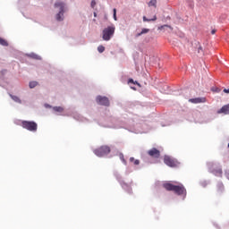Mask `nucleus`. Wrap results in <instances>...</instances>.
<instances>
[{"mask_svg": "<svg viewBox=\"0 0 229 229\" xmlns=\"http://www.w3.org/2000/svg\"><path fill=\"white\" fill-rule=\"evenodd\" d=\"M190 103H193L194 105H198L199 103H207V98H196L189 99Z\"/></svg>", "mask_w": 229, "mask_h": 229, "instance_id": "nucleus-9", "label": "nucleus"}, {"mask_svg": "<svg viewBox=\"0 0 229 229\" xmlns=\"http://www.w3.org/2000/svg\"><path fill=\"white\" fill-rule=\"evenodd\" d=\"M130 162H132L134 165H139V164H140V161L139 159H135V157H130Z\"/></svg>", "mask_w": 229, "mask_h": 229, "instance_id": "nucleus-14", "label": "nucleus"}, {"mask_svg": "<svg viewBox=\"0 0 229 229\" xmlns=\"http://www.w3.org/2000/svg\"><path fill=\"white\" fill-rule=\"evenodd\" d=\"M0 46H4V47H8V41H6V39L0 37Z\"/></svg>", "mask_w": 229, "mask_h": 229, "instance_id": "nucleus-12", "label": "nucleus"}, {"mask_svg": "<svg viewBox=\"0 0 229 229\" xmlns=\"http://www.w3.org/2000/svg\"><path fill=\"white\" fill-rule=\"evenodd\" d=\"M26 56H28L29 58H38V55L33 53L27 55Z\"/></svg>", "mask_w": 229, "mask_h": 229, "instance_id": "nucleus-19", "label": "nucleus"}, {"mask_svg": "<svg viewBox=\"0 0 229 229\" xmlns=\"http://www.w3.org/2000/svg\"><path fill=\"white\" fill-rule=\"evenodd\" d=\"M53 110H54L55 112L62 113V112H64V107H62V106H55V107L53 108Z\"/></svg>", "mask_w": 229, "mask_h": 229, "instance_id": "nucleus-17", "label": "nucleus"}, {"mask_svg": "<svg viewBox=\"0 0 229 229\" xmlns=\"http://www.w3.org/2000/svg\"><path fill=\"white\" fill-rule=\"evenodd\" d=\"M114 33H115L114 26H108L102 31V38L103 40L108 41L110 38L114 37Z\"/></svg>", "mask_w": 229, "mask_h": 229, "instance_id": "nucleus-2", "label": "nucleus"}, {"mask_svg": "<svg viewBox=\"0 0 229 229\" xmlns=\"http://www.w3.org/2000/svg\"><path fill=\"white\" fill-rule=\"evenodd\" d=\"M148 155L152 158H160V150L153 148L148 151Z\"/></svg>", "mask_w": 229, "mask_h": 229, "instance_id": "nucleus-8", "label": "nucleus"}, {"mask_svg": "<svg viewBox=\"0 0 229 229\" xmlns=\"http://www.w3.org/2000/svg\"><path fill=\"white\" fill-rule=\"evenodd\" d=\"M217 114H225V115H228L229 114V104L223 106L218 111Z\"/></svg>", "mask_w": 229, "mask_h": 229, "instance_id": "nucleus-10", "label": "nucleus"}, {"mask_svg": "<svg viewBox=\"0 0 229 229\" xmlns=\"http://www.w3.org/2000/svg\"><path fill=\"white\" fill-rule=\"evenodd\" d=\"M216 31V30H211V35H215Z\"/></svg>", "mask_w": 229, "mask_h": 229, "instance_id": "nucleus-28", "label": "nucleus"}, {"mask_svg": "<svg viewBox=\"0 0 229 229\" xmlns=\"http://www.w3.org/2000/svg\"><path fill=\"white\" fill-rule=\"evenodd\" d=\"M219 173H220V174H223V170H220Z\"/></svg>", "mask_w": 229, "mask_h": 229, "instance_id": "nucleus-29", "label": "nucleus"}, {"mask_svg": "<svg viewBox=\"0 0 229 229\" xmlns=\"http://www.w3.org/2000/svg\"><path fill=\"white\" fill-rule=\"evenodd\" d=\"M98 53H104V52H105V47L99 46V47H98Z\"/></svg>", "mask_w": 229, "mask_h": 229, "instance_id": "nucleus-22", "label": "nucleus"}, {"mask_svg": "<svg viewBox=\"0 0 229 229\" xmlns=\"http://www.w3.org/2000/svg\"><path fill=\"white\" fill-rule=\"evenodd\" d=\"M151 21H157V15H154L152 19H148L146 16H143L144 22H151Z\"/></svg>", "mask_w": 229, "mask_h": 229, "instance_id": "nucleus-11", "label": "nucleus"}, {"mask_svg": "<svg viewBox=\"0 0 229 229\" xmlns=\"http://www.w3.org/2000/svg\"><path fill=\"white\" fill-rule=\"evenodd\" d=\"M114 21H117V10L114 9Z\"/></svg>", "mask_w": 229, "mask_h": 229, "instance_id": "nucleus-23", "label": "nucleus"}, {"mask_svg": "<svg viewBox=\"0 0 229 229\" xmlns=\"http://www.w3.org/2000/svg\"><path fill=\"white\" fill-rule=\"evenodd\" d=\"M163 187L164 189H165V191H172L173 192L177 194V196H187V190L185 189V186H183V184L174 185L171 182H165L163 184Z\"/></svg>", "mask_w": 229, "mask_h": 229, "instance_id": "nucleus-1", "label": "nucleus"}, {"mask_svg": "<svg viewBox=\"0 0 229 229\" xmlns=\"http://www.w3.org/2000/svg\"><path fill=\"white\" fill-rule=\"evenodd\" d=\"M165 28H169L170 30H173V27L169 25H162L161 27L158 28V30H165Z\"/></svg>", "mask_w": 229, "mask_h": 229, "instance_id": "nucleus-21", "label": "nucleus"}, {"mask_svg": "<svg viewBox=\"0 0 229 229\" xmlns=\"http://www.w3.org/2000/svg\"><path fill=\"white\" fill-rule=\"evenodd\" d=\"M198 53H203V48L201 47V46L199 47Z\"/></svg>", "mask_w": 229, "mask_h": 229, "instance_id": "nucleus-26", "label": "nucleus"}, {"mask_svg": "<svg viewBox=\"0 0 229 229\" xmlns=\"http://www.w3.org/2000/svg\"><path fill=\"white\" fill-rule=\"evenodd\" d=\"M38 85V82L37 81H30L29 84L30 89H35Z\"/></svg>", "mask_w": 229, "mask_h": 229, "instance_id": "nucleus-16", "label": "nucleus"}, {"mask_svg": "<svg viewBox=\"0 0 229 229\" xmlns=\"http://www.w3.org/2000/svg\"><path fill=\"white\" fill-rule=\"evenodd\" d=\"M224 92H225V94H229V89H224Z\"/></svg>", "mask_w": 229, "mask_h": 229, "instance_id": "nucleus-27", "label": "nucleus"}, {"mask_svg": "<svg viewBox=\"0 0 229 229\" xmlns=\"http://www.w3.org/2000/svg\"><path fill=\"white\" fill-rule=\"evenodd\" d=\"M148 6H154L157 8V0H150L148 3Z\"/></svg>", "mask_w": 229, "mask_h": 229, "instance_id": "nucleus-18", "label": "nucleus"}, {"mask_svg": "<svg viewBox=\"0 0 229 229\" xmlns=\"http://www.w3.org/2000/svg\"><path fill=\"white\" fill-rule=\"evenodd\" d=\"M111 149L108 146L106 145H103L98 148H96L93 153H95V155L97 157H106V155H109Z\"/></svg>", "mask_w": 229, "mask_h": 229, "instance_id": "nucleus-5", "label": "nucleus"}, {"mask_svg": "<svg viewBox=\"0 0 229 229\" xmlns=\"http://www.w3.org/2000/svg\"><path fill=\"white\" fill-rule=\"evenodd\" d=\"M145 33H149V29H142L141 32L137 34V37H140V35H145Z\"/></svg>", "mask_w": 229, "mask_h": 229, "instance_id": "nucleus-15", "label": "nucleus"}, {"mask_svg": "<svg viewBox=\"0 0 229 229\" xmlns=\"http://www.w3.org/2000/svg\"><path fill=\"white\" fill-rule=\"evenodd\" d=\"M164 163L165 165H168V167H178L180 165V162H178V160L169 156L164 157Z\"/></svg>", "mask_w": 229, "mask_h": 229, "instance_id": "nucleus-6", "label": "nucleus"}, {"mask_svg": "<svg viewBox=\"0 0 229 229\" xmlns=\"http://www.w3.org/2000/svg\"><path fill=\"white\" fill-rule=\"evenodd\" d=\"M55 8H59V13L56 14V21H64V12L65 10V3L57 1L55 4Z\"/></svg>", "mask_w": 229, "mask_h": 229, "instance_id": "nucleus-4", "label": "nucleus"}, {"mask_svg": "<svg viewBox=\"0 0 229 229\" xmlns=\"http://www.w3.org/2000/svg\"><path fill=\"white\" fill-rule=\"evenodd\" d=\"M11 96V98L13 101H15V103H22V101L21 100V98H19V97L17 96H13V95H10Z\"/></svg>", "mask_w": 229, "mask_h": 229, "instance_id": "nucleus-13", "label": "nucleus"}, {"mask_svg": "<svg viewBox=\"0 0 229 229\" xmlns=\"http://www.w3.org/2000/svg\"><path fill=\"white\" fill-rule=\"evenodd\" d=\"M94 6H96V1L92 0L91 1V8H94Z\"/></svg>", "mask_w": 229, "mask_h": 229, "instance_id": "nucleus-25", "label": "nucleus"}, {"mask_svg": "<svg viewBox=\"0 0 229 229\" xmlns=\"http://www.w3.org/2000/svg\"><path fill=\"white\" fill-rule=\"evenodd\" d=\"M96 101L98 105H101L102 106H110V100L106 97L98 96Z\"/></svg>", "mask_w": 229, "mask_h": 229, "instance_id": "nucleus-7", "label": "nucleus"}, {"mask_svg": "<svg viewBox=\"0 0 229 229\" xmlns=\"http://www.w3.org/2000/svg\"><path fill=\"white\" fill-rule=\"evenodd\" d=\"M21 126H22L24 130H28V131L35 132L38 130V124L33 121H21Z\"/></svg>", "mask_w": 229, "mask_h": 229, "instance_id": "nucleus-3", "label": "nucleus"}, {"mask_svg": "<svg viewBox=\"0 0 229 229\" xmlns=\"http://www.w3.org/2000/svg\"><path fill=\"white\" fill-rule=\"evenodd\" d=\"M120 159L122 160L123 164H124V165H126V159H124V155L120 154Z\"/></svg>", "mask_w": 229, "mask_h": 229, "instance_id": "nucleus-20", "label": "nucleus"}, {"mask_svg": "<svg viewBox=\"0 0 229 229\" xmlns=\"http://www.w3.org/2000/svg\"><path fill=\"white\" fill-rule=\"evenodd\" d=\"M129 83H133L134 85H139V83L136 81H133V79L129 80Z\"/></svg>", "mask_w": 229, "mask_h": 229, "instance_id": "nucleus-24", "label": "nucleus"}]
</instances>
